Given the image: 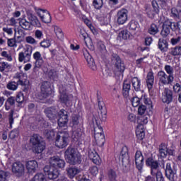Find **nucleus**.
I'll list each match as a JSON object with an SVG mask.
<instances>
[{"instance_id": "obj_28", "label": "nucleus", "mask_w": 181, "mask_h": 181, "mask_svg": "<svg viewBox=\"0 0 181 181\" xmlns=\"http://www.w3.org/2000/svg\"><path fill=\"white\" fill-rule=\"evenodd\" d=\"M136 135L138 139L141 141L144 138H145V129L144 128V125L138 124L136 129Z\"/></svg>"}, {"instance_id": "obj_8", "label": "nucleus", "mask_w": 181, "mask_h": 181, "mask_svg": "<svg viewBox=\"0 0 181 181\" xmlns=\"http://www.w3.org/2000/svg\"><path fill=\"white\" fill-rule=\"evenodd\" d=\"M44 172L51 180H53V179H57V177H59V170L54 167H52V165L45 166L44 168Z\"/></svg>"}, {"instance_id": "obj_25", "label": "nucleus", "mask_w": 181, "mask_h": 181, "mask_svg": "<svg viewBox=\"0 0 181 181\" xmlns=\"http://www.w3.org/2000/svg\"><path fill=\"white\" fill-rule=\"evenodd\" d=\"M37 161L36 160H30L26 163L27 170L30 173H35L36 169H37Z\"/></svg>"}, {"instance_id": "obj_53", "label": "nucleus", "mask_w": 181, "mask_h": 181, "mask_svg": "<svg viewBox=\"0 0 181 181\" xmlns=\"http://www.w3.org/2000/svg\"><path fill=\"white\" fill-rule=\"evenodd\" d=\"M172 30H177L179 33H181V21L177 23H172Z\"/></svg>"}, {"instance_id": "obj_5", "label": "nucleus", "mask_w": 181, "mask_h": 181, "mask_svg": "<svg viewBox=\"0 0 181 181\" xmlns=\"http://www.w3.org/2000/svg\"><path fill=\"white\" fill-rule=\"evenodd\" d=\"M157 76L159 80L158 84L160 87L169 86V84H172L175 80V77L173 76L168 75V74L163 71H158Z\"/></svg>"}, {"instance_id": "obj_64", "label": "nucleus", "mask_w": 181, "mask_h": 181, "mask_svg": "<svg viewBox=\"0 0 181 181\" xmlns=\"http://www.w3.org/2000/svg\"><path fill=\"white\" fill-rule=\"evenodd\" d=\"M35 36L36 39H38L39 40H40V39L43 37V32H42L41 30H37L35 32Z\"/></svg>"}, {"instance_id": "obj_32", "label": "nucleus", "mask_w": 181, "mask_h": 181, "mask_svg": "<svg viewBox=\"0 0 181 181\" xmlns=\"http://www.w3.org/2000/svg\"><path fill=\"white\" fill-rule=\"evenodd\" d=\"M67 122H69V116H62L58 119V125L59 128H67Z\"/></svg>"}, {"instance_id": "obj_50", "label": "nucleus", "mask_w": 181, "mask_h": 181, "mask_svg": "<svg viewBox=\"0 0 181 181\" xmlns=\"http://www.w3.org/2000/svg\"><path fill=\"white\" fill-rule=\"evenodd\" d=\"M159 32V28H158V25L156 24H151L150 28L148 29V33L150 35H156Z\"/></svg>"}, {"instance_id": "obj_55", "label": "nucleus", "mask_w": 181, "mask_h": 181, "mask_svg": "<svg viewBox=\"0 0 181 181\" xmlns=\"http://www.w3.org/2000/svg\"><path fill=\"white\" fill-rule=\"evenodd\" d=\"M93 6L95 9H101L103 8V0H93Z\"/></svg>"}, {"instance_id": "obj_44", "label": "nucleus", "mask_w": 181, "mask_h": 181, "mask_svg": "<svg viewBox=\"0 0 181 181\" xmlns=\"http://www.w3.org/2000/svg\"><path fill=\"white\" fill-rule=\"evenodd\" d=\"M128 26L129 29L132 31L138 30V29H139V23L134 20L129 23Z\"/></svg>"}, {"instance_id": "obj_41", "label": "nucleus", "mask_w": 181, "mask_h": 181, "mask_svg": "<svg viewBox=\"0 0 181 181\" xmlns=\"http://www.w3.org/2000/svg\"><path fill=\"white\" fill-rule=\"evenodd\" d=\"M170 54H171V56H181V46L170 48Z\"/></svg>"}, {"instance_id": "obj_6", "label": "nucleus", "mask_w": 181, "mask_h": 181, "mask_svg": "<svg viewBox=\"0 0 181 181\" xmlns=\"http://www.w3.org/2000/svg\"><path fill=\"white\" fill-rule=\"evenodd\" d=\"M160 23H163V28L160 32V35L163 37H167V36H169L170 34V29L173 28L172 22L163 16L160 18Z\"/></svg>"}, {"instance_id": "obj_26", "label": "nucleus", "mask_w": 181, "mask_h": 181, "mask_svg": "<svg viewBox=\"0 0 181 181\" xmlns=\"http://www.w3.org/2000/svg\"><path fill=\"white\" fill-rule=\"evenodd\" d=\"M19 25L24 30H32V23L25 18H19Z\"/></svg>"}, {"instance_id": "obj_19", "label": "nucleus", "mask_w": 181, "mask_h": 181, "mask_svg": "<svg viewBox=\"0 0 181 181\" xmlns=\"http://www.w3.org/2000/svg\"><path fill=\"white\" fill-rule=\"evenodd\" d=\"M161 100L163 103H167V104L171 103L173 100V93H172V90L169 88H165L162 93Z\"/></svg>"}, {"instance_id": "obj_43", "label": "nucleus", "mask_w": 181, "mask_h": 181, "mask_svg": "<svg viewBox=\"0 0 181 181\" xmlns=\"http://www.w3.org/2000/svg\"><path fill=\"white\" fill-rule=\"evenodd\" d=\"M83 22L88 26V28H89V29L91 30L93 33H97V30H95V28H94V26L93 25V23L91 22V21H90L87 18H84Z\"/></svg>"}, {"instance_id": "obj_62", "label": "nucleus", "mask_w": 181, "mask_h": 181, "mask_svg": "<svg viewBox=\"0 0 181 181\" xmlns=\"http://www.w3.org/2000/svg\"><path fill=\"white\" fill-rule=\"evenodd\" d=\"M141 100H139V98L138 97H134L132 99V104L133 107H138L139 105Z\"/></svg>"}, {"instance_id": "obj_42", "label": "nucleus", "mask_w": 181, "mask_h": 181, "mask_svg": "<svg viewBox=\"0 0 181 181\" xmlns=\"http://www.w3.org/2000/svg\"><path fill=\"white\" fill-rule=\"evenodd\" d=\"M54 33L58 39H63L64 34L63 33V30L60 27L55 25L54 26Z\"/></svg>"}, {"instance_id": "obj_4", "label": "nucleus", "mask_w": 181, "mask_h": 181, "mask_svg": "<svg viewBox=\"0 0 181 181\" xmlns=\"http://www.w3.org/2000/svg\"><path fill=\"white\" fill-rule=\"evenodd\" d=\"M70 135L67 131L59 132L57 136V139L55 141V145L57 148H60L63 149V148H66L67 145H69V138Z\"/></svg>"}, {"instance_id": "obj_14", "label": "nucleus", "mask_w": 181, "mask_h": 181, "mask_svg": "<svg viewBox=\"0 0 181 181\" xmlns=\"http://www.w3.org/2000/svg\"><path fill=\"white\" fill-rule=\"evenodd\" d=\"M165 175L166 177L170 181H175L177 179L176 171L172 168V164L170 163H166Z\"/></svg>"}, {"instance_id": "obj_37", "label": "nucleus", "mask_w": 181, "mask_h": 181, "mask_svg": "<svg viewBox=\"0 0 181 181\" xmlns=\"http://www.w3.org/2000/svg\"><path fill=\"white\" fill-rule=\"evenodd\" d=\"M78 121V115H73L70 121V127L74 129V128H77L79 124Z\"/></svg>"}, {"instance_id": "obj_39", "label": "nucleus", "mask_w": 181, "mask_h": 181, "mask_svg": "<svg viewBox=\"0 0 181 181\" xmlns=\"http://www.w3.org/2000/svg\"><path fill=\"white\" fill-rule=\"evenodd\" d=\"M158 49H160L161 52H166L168 49V42L164 39L160 38L158 40Z\"/></svg>"}, {"instance_id": "obj_10", "label": "nucleus", "mask_w": 181, "mask_h": 181, "mask_svg": "<svg viewBox=\"0 0 181 181\" xmlns=\"http://www.w3.org/2000/svg\"><path fill=\"white\" fill-rule=\"evenodd\" d=\"M112 62L115 64L116 71L118 73H124V70H125V66L122 61H121V58L117 54H113L112 55Z\"/></svg>"}, {"instance_id": "obj_12", "label": "nucleus", "mask_w": 181, "mask_h": 181, "mask_svg": "<svg viewBox=\"0 0 181 181\" xmlns=\"http://www.w3.org/2000/svg\"><path fill=\"white\" fill-rule=\"evenodd\" d=\"M152 6L153 8H151V6H147L146 7V12L147 13V16L150 18L151 19H153L155 18V15L157 13H159V6L158 5V3L156 1H152Z\"/></svg>"}, {"instance_id": "obj_2", "label": "nucleus", "mask_w": 181, "mask_h": 181, "mask_svg": "<svg viewBox=\"0 0 181 181\" xmlns=\"http://www.w3.org/2000/svg\"><path fill=\"white\" fill-rule=\"evenodd\" d=\"M146 165L151 168V176H156V181H163V175L159 170V162L158 160L148 158L146 161Z\"/></svg>"}, {"instance_id": "obj_22", "label": "nucleus", "mask_w": 181, "mask_h": 181, "mask_svg": "<svg viewBox=\"0 0 181 181\" xmlns=\"http://www.w3.org/2000/svg\"><path fill=\"white\" fill-rule=\"evenodd\" d=\"M88 158L93 162V163H95V165H100V163H101V158L95 150H89Z\"/></svg>"}, {"instance_id": "obj_52", "label": "nucleus", "mask_w": 181, "mask_h": 181, "mask_svg": "<svg viewBox=\"0 0 181 181\" xmlns=\"http://www.w3.org/2000/svg\"><path fill=\"white\" fill-rule=\"evenodd\" d=\"M104 134L103 131V127L100 125L97 124L96 127L94 128V136L97 135H103Z\"/></svg>"}, {"instance_id": "obj_60", "label": "nucleus", "mask_w": 181, "mask_h": 181, "mask_svg": "<svg viewBox=\"0 0 181 181\" xmlns=\"http://www.w3.org/2000/svg\"><path fill=\"white\" fill-rule=\"evenodd\" d=\"M0 181H8V173L4 170L0 171Z\"/></svg>"}, {"instance_id": "obj_63", "label": "nucleus", "mask_w": 181, "mask_h": 181, "mask_svg": "<svg viewBox=\"0 0 181 181\" xmlns=\"http://www.w3.org/2000/svg\"><path fill=\"white\" fill-rule=\"evenodd\" d=\"M146 111V106L142 105L139 107L138 112L140 115H144Z\"/></svg>"}, {"instance_id": "obj_18", "label": "nucleus", "mask_w": 181, "mask_h": 181, "mask_svg": "<svg viewBox=\"0 0 181 181\" xmlns=\"http://www.w3.org/2000/svg\"><path fill=\"white\" fill-rule=\"evenodd\" d=\"M119 159L124 166L129 163V155L128 154V148L127 147L122 148Z\"/></svg>"}, {"instance_id": "obj_34", "label": "nucleus", "mask_w": 181, "mask_h": 181, "mask_svg": "<svg viewBox=\"0 0 181 181\" xmlns=\"http://www.w3.org/2000/svg\"><path fill=\"white\" fill-rule=\"evenodd\" d=\"M11 66L8 62H0V71L1 73H8L11 71Z\"/></svg>"}, {"instance_id": "obj_1", "label": "nucleus", "mask_w": 181, "mask_h": 181, "mask_svg": "<svg viewBox=\"0 0 181 181\" xmlns=\"http://www.w3.org/2000/svg\"><path fill=\"white\" fill-rule=\"evenodd\" d=\"M65 159L70 165H78L81 163V154L77 149L68 147L65 151Z\"/></svg>"}, {"instance_id": "obj_54", "label": "nucleus", "mask_w": 181, "mask_h": 181, "mask_svg": "<svg viewBox=\"0 0 181 181\" xmlns=\"http://www.w3.org/2000/svg\"><path fill=\"white\" fill-rule=\"evenodd\" d=\"M180 13L181 11L177 10L176 8H173L171 9V16H173V18H179V16H180Z\"/></svg>"}, {"instance_id": "obj_16", "label": "nucleus", "mask_w": 181, "mask_h": 181, "mask_svg": "<svg viewBox=\"0 0 181 181\" xmlns=\"http://www.w3.org/2000/svg\"><path fill=\"white\" fill-rule=\"evenodd\" d=\"M32 57V50L29 49H26L24 52H21L18 54V62L20 63H28L30 62V57Z\"/></svg>"}, {"instance_id": "obj_56", "label": "nucleus", "mask_w": 181, "mask_h": 181, "mask_svg": "<svg viewBox=\"0 0 181 181\" xmlns=\"http://www.w3.org/2000/svg\"><path fill=\"white\" fill-rule=\"evenodd\" d=\"M25 42L27 43H29V45H37V41H36V40L32 36L26 37Z\"/></svg>"}, {"instance_id": "obj_35", "label": "nucleus", "mask_w": 181, "mask_h": 181, "mask_svg": "<svg viewBox=\"0 0 181 181\" xmlns=\"http://www.w3.org/2000/svg\"><path fill=\"white\" fill-rule=\"evenodd\" d=\"M159 155L161 158H166L168 156V146L166 144H161L159 146Z\"/></svg>"}, {"instance_id": "obj_20", "label": "nucleus", "mask_w": 181, "mask_h": 181, "mask_svg": "<svg viewBox=\"0 0 181 181\" xmlns=\"http://www.w3.org/2000/svg\"><path fill=\"white\" fill-rule=\"evenodd\" d=\"M135 163L138 170H142V168H144V156L139 151L136 152Z\"/></svg>"}, {"instance_id": "obj_23", "label": "nucleus", "mask_w": 181, "mask_h": 181, "mask_svg": "<svg viewBox=\"0 0 181 181\" xmlns=\"http://www.w3.org/2000/svg\"><path fill=\"white\" fill-rule=\"evenodd\" d=\"M83 54L85 56V59L90 69H91L92 70H97V66H95V63L94 62V59H93V57L90 55V53H88V51H85L83 52Z\"/></svg>"}, {"instance_id": "obj_36", "label": "nucleus", "mask_w": 181, "mask_h": 181, "mask_svg": "<svg viewBox=\"0 0 181 181\" xmlns=\"http://www.w3.org/2000/svg\"><path fill=\"white\" fill-rule=\"evenodd\" d=\"M72 139H74L75 142H81V129H77L76 130L73 131Z\"/></svg>"}, {"instance_id": "obj_29", "label": "nucleus", "mask_w": 181, "mask_h": 181, "mask_svg": "<svg viewBox=\"0 0 181 181\" xmlns=\"http://www.w3.org/2000/svg\"><path fill=\"white\" fill-rule=\"evenodd\" d=\"M33 59L35 60V67H41L43 64V58L40 52H35L33 54Z\"/></svg>"}, {"instance_id": "obj_45", "label": "nucleus", "mask_w": 181, "mask_h": 181, "mask_svg": "<svg viewBox=\"0 0 181 181\" xmlns=\"http://www.w3.org/2000/svg\"><path fill=\"white\" fill-rule=\"evenodd\" d=\"M55 134L54 130L53 129H46L44 132V135L47 139H53Z\"/></svg>"}, {"instance_id": "obj_17", "label": "nucleus", "mask_w": 181, "mask_h": 181, "mask_svg": "<svg viewBox=\"0 0 181 181\" xmlns=\"http://www.w3.org/2000/svg\"><path fill=\"white\" fill-rule=\"evenodd\" d=\"M98 105L100 111V118L101 121H105L107 119V110H105V104H104L103 98H98Z\"/></svg>"}, {"instance_id": "obj_48", "label": "nucleus", "mask_w": 181, "mask_h": 181, "mask_svg": "<svg viewBox=\"0 0 181 181\" xmlns=\"http://www.w3.org/2000/svg\"><path fill=\"white\" fill-rule=\"evenodd\" d=\"M30 181H47L46 177L42 173L35 175Z\"/></svg>"}, {"instance_id": "obj_21", "label": "nucleus", "mask_w": 181, "mask_h": 181, "mask_svg": "<svg viewBox=\"0 0 181 181\" xmlns=\"http://www.w3.org/2000/svg\"><path fill=\"white\" fill-rule=\"evenodd\" d=\"M12 172L21 175L25 172V165L19 161L16 162L12 165Z\"/></svg>"}, {"instance_id": "obj_57", "label": "nucleus", "mask_w": 181, "mask_h": 181, "mask_svg": "<svg viewBox=\"0 0 181 181\" xmlns=\"http://www.w3.org/2000/svg\"><path fill=\"white\" fill-rule=\"evenodd\" d=\"M24 100L25 96L23 95V93H22L21 92L18 93L16 98V103L21 104V103H23Z\"/></svg>"}, {"instance_id": "obj_51", "label": "nucleus", "mask_w": 181, "mask_h": 181, "mask_svg": "<svg viewBox=\"0 0 181 181\" xmlns=\"http://www.w3.org/2000/svg\"><path fill=\"white\" fill-rule=\"evenodd\" d=\"M164 70L168 76H173V73H175V69L170 65H165Z\"/></svg>"}, {"instance_id": "obj_33", "label": "nucleus", "mask_w": 181, "mask_h": 181, "mask_svg": "<svg viewBox=\"0 0 181 181\" xmlns=\"http://www.w3.org/2000/svg\"><path fill=\"white\" fill-rule=\"evenodd\" d=\"M95 141L96 142V145L98 146H103L105 143V136L104 134H96L94 136Z\"/></svg>"}, {"instance_id": "obj_3", "label": "nucleus", "mask_w": 181, "mask_h": 181, "mask_svg": "<svg viewBox=\"0 0 181 181\" xmlns=\"http://www.w3.org/2000/svg\"><path fill=\"white\" fill-rule=\"evenodd\" d=\"M30 142L33 146V151L35 153H42L46 146L45 141L42 139V137L39 134H33L30 140Z\"/></svg>"}, {"instance_id": "obj_24", "label": "nucleus", "mask_w": 181, "mask_h": 181, "mask_svg": "<svg viewBox=\"0 0 181 181\" xmlns=\"http://www.w3.org/2000/svg\"><path fill=\"white\" fill-rule=\"evenodd\" d=\"M131 36V33L128 30H119L118 32V35L117 37V40H119V42L122 40H128Z\"/></svg>"}, {"instance_id": "obj_58", "label": "nucleus", "mask_w": 181, "mask_h": 181, "mask_svg": "<svg viewBox=\"0 0 181 181\" xmlns=\"http://www.w3.org/2000/svg\"><path fill=\"white\" fill-rule=\"evenodd\" d=\"M89 173L92 176H97L98 175V168L97 166H92L89 168Z\"/></svg>"}, {"instance_id": "obj_59", "label": "nucleus", "mask_w": 181, "mask_h": 181, "mask_svg": "<svg viewBox=\"0 0 181 181\" xmlns=\"http://www.w3.org/2000/svg\"><path fill=\"white\" fill-rule=\"evenodd\" d=\"M2 57H5L7 62H12V55L11 54H8V52L3 51L1 53Z\"/></svg>"}, {"instance_id": "obj_31", "label": "nucleus", "mask_w": 181, "mask_h": 181, "mask_svg": "<svg viewBox=\"0 0 181 181\" xmlns=\"http://www.w3.org/2000/svg\"><path fill=\"white\" fill-rule=\"evenodd\" d=\"M155 80V77L153 76V72L150 71L147 74V87L148 90H152V87H153V81Z\"/></svg>"}, {"instance_id": "obj_11", "label": "nucleus", "mask_w": 181, "mask_h": 181, "mask_svg": "<svg viewBox=\"0 0 181 181\" xmlns=\"http://www.w3.org/2000/svg\"><path fill=\"white\" fill-rule=\"evenodd\" d=\"M116 17L118 25H124L128 21V10L125 8L119 10Z\"/></svg>"}, {"instance_id": "obj_61", "label": "nucleus", "mask_w": 181, "mask_h": 181, "mask_svg": "<svg viewBox=\"0 0 181 181\" xmlns=\"http://www.w3.org/2000/svg\"><path fill=\"white\" fill-rule=\"evenodd\" d=\"M85 45L86 46V47H88V49H89V50H94V45H93V42H91V39H90V40H85Z\"/></svg>"}, {"instance_id": "obj_40", "label": "nucleus", "mask_w": 181, "mask_h": 181, "mask_svg": "<svg viewBox=\"0 0 181 181\" xmlns=\"http://www.w3.org/2000/svg\"><path fill=\"white\" fill-rule=\"evenodd\" d=\"M18 87H19V84L16 81H9L6 84L7 90H10L11 91H16L18 90Z\"/></svg>"}, {"instance_id": "obj_38", "label": "nucleus", "mask_w": 181, "mask_h": 181, "mask_svg": "<svg viewBox=\"0 0 181 181\" xmlns=\"http://www.w3.org/2000/svg\"><path fill=\"white\" fill-rule=\"evenodd\" d=\"M132 86L136 91L141 90V80L137 77H134L132 79Z\"/></svg>"}, {"instance_id": "obj_47", "label": "nucleus", "mask_w": 181, "mask_h": 181, "mask_svg": "<svg viewBox=\"0 0 181 181\" xmlns=\"http://www.w3.org/2000/svg\"><path fill=\"white\" fill-rule=\"evenodd\" d=\"M141 100L148 105V108H152V100L146 95H144L141 98Z\"/></svg>"}, {"instance_id": "obj_13", "label": "nucleus", "mask_w": 181, "mask_h": 181, "mask_svg": "<svg viewBox=\"0 0 181 181\" xmlns=\"http://www.w3.org/2000/svg\"><path fill=\"white\" fill-rule=\"evenodd\" d=\"M52 94V88L49 85L48 82H43L41 86V93L39 96L40 100H43V98H47L49 95Z\"/></svg>"}, {"instance_id": "obj_9", "label": "nucleus", "mask_w": 181, "mask_h": 181, "mask_svg": "<svg viewBox=\"0 0 181 181\" xmlns=\"http://www.w3.org/2000/svg\"><path fill=\"white\" fill-rule=\"evenodd\" d=\"M35 12L44 23H50L52 22V16L47 10L37 8L35 9Z\"/></svg>"}, {"instance_id": "obj_30", "label": "nucleus", "mask_w": 181, "mask_h": 181, "mask_svg": "<svg viewBox=\"0 0 181 181\" xmlns=\"http://www.w3.org/2000/svg\"><path fill=\"white\" fill-rule=\"evenodd\" d=\"M66 171L67 173V175L70 179H74V177L76 176V175H78V173H80V169L77 168H67L66 169Z\"/></svg>"}, {"instance_id": "obj_27", "label": "nucleus", "mask_w": 181, "mask_h": 181, "mask_svg": "<svg viewBox=\"0 0 181 181\" xmlns=\"http://www.w3.org/2000/svg\"><path fill=\"white\" fill-rule=\"evenodd\" d=\"M45 112L47 118H49V119H51V121H53V119H56V118L57 117L56 116L57 112L56 111L55 108L47 107L45 109Z\"/></svg>"}, {"instance_id": "obj_15", "label": "nucleus", "mask_w": 181, "mask_h": 181, "mask_svg": "<svg viewBox=\"0 0 181 181\" xmlns=\"http://www.w3.org/2000/svg\"><path fill=\"white\" fill-rule=\"evenodd\" d=\"M26 77L25 76V73L23 72H17L15 76H13V78H16L17 83L19 86H21L22 87H25V88H28V84H29V81L25 78Z\"/></svg>"}, {"instance_id": "obj_49", "label": "nucleus", "mask_w": 181, "mask_h": 181, "mask_svg": "<svg viewBox=\"0 0 181 181\" xmlns=\"http://www.w3.org/2000/svg\"><path fill=\"white\" fill-rule=\"evenodd\" d=\"M59 92L61 93V95H60L61 103L67 104V103H69V95H67V93L65 92L62 93V90H59Z\"/></svg>"}, {"instance_id": "obj_46", "label": "nucleus", "mask_w": 181, "mask_h": 181, "mask_svg": "<svg viewBox=\"0 0 181 181\" xmlns=\"http://www.w3.org/2000/svg\"><path fill=\"white\" fill-rule=\"evenodd\" d=\"M137 122L139 125H146L148 124V115H140L138 118Z\"/></svg>"}, {"instance_id": "obj_7", "label": "nucleus", "mask_w": 181, "mask_h": 181, "mask_svg": "<svg viewBox=\"0 0 181 181\" xmlns=\"http://www.w3.org/2000/svg\"><path fill=\"white\" fill-rule=\"evenodd\" d=\"M49 166L55 168V169H63L66 165L64 160L60 158V157L55 156L49 158Z\"/></svg>"}]
</instances>
